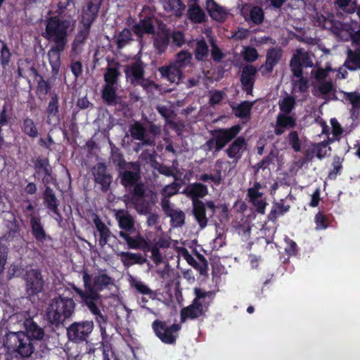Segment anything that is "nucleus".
<instances>
[{
  "label": "nucleus",
  "instance_id": "obj_44",
  "mask_svg": "<svg viewBox=\"0 0 360 360\" xmlns=\"http://www.w3.org/2000/svg\"><path fill=\"white\" fill-rule=\"evenodd\" d=\"M330 150V148L327 142H321L313 145L312 153L318 158L322 159L328 155Z\"/></svg>",
  "mask_w": 360,
  "mask_h": 360
},
{
  "label": "nucleus",
  "instance_id": "obj_64",
  "mask_svg": "<svg viewBox=\"0 0 360 360\" xmlns=\"http://www.w3.org/2000/svg\"><path fill=\"white\" fill-rule=\"evenodd\" d=\"M11 52L5 44H3L1 49V63L3 66H6L8 64L11 59Z\"/></svg>",
  "mask_w": 360,
  "mask_h": 360
},
{
  "label": "nucleus",
  "instance_id": "obj_8",
  "mask_svg": "<svg viewBox=\"0 0 360 360\" xmlns=\"http://www.w3.org/2000/svg\"><path fill=\"white\" fill-rule=\"evenodd\" d=\"M313 65V55L302 49L295 51L290 63V70L295 76H300L302 67L311 68Z\"/></svg>",
  "mask_w": 360,
  "mask_h": 360
},
{
  "label": "nucleus",
  "instance_id": "obj_49",
  "mask_svg": "<svg viewBox=\"0 0 360 360\" xmlns=\"http://www.w3.org/2000/svg\"><path fill=\"white\" fill-rule=\"evenodd\" d=\"M31 225L35 238L39 240H43L45 238V232L39 221L33 217L31 219Z\"/></svg>",
  "mask_w": 360,
  "mask_h": 360
},
{
  "label": "nucleus",
  "instance_id": "obj_33",
  "mask_svg": "<svg viewBox=\"0 0 360 360\" xmlns=\"http://www.w3.org/2000/svg\"><path fill=\"white\" fill-rule=\"evenodd\" d=\"M344 66L351 71L360 70V53L349 49Z\"/></svg>",
  "mask_w": 360,
  "mask_h": 360
},
{
  "label": "nucleus",
  "instance_id": "obj_1",
  "mask_svg": "<svg viewBox=\"0 0 360 360\" xmlns=\"http://www.w3.org/2000/svg\"><path fill=\"white\" fill-rule=\"evenodd\" d=\"M82 277L84 285L87 290L84 291L75 286L73 290L79 295L82 301L88 307L92 314L96 316L97 321H103L102 311L104 305L102 302V297L98 293L111 285H114V280L108 275L105 270L99 269L97 272L90 275L87 270L82 271Z\"/></svg>",
  "mask_w": 360,
  "mask_h": 360
},
{
  "label": "nucleus",
  "instance_id": "obj_28",
  "mask_svg": "<svg viewBox=\"0 0 360 360\" xmlns=\"http://www.w3.org/2000/svg\"><path fill=\"white\" fill-rule=\"evenodd\" d=\"M25 331L24 332L29 338L34 340H41L44 336L43 330L39 327L32 319H27L25 323Z\"/></svg>",
  "mask_w": 360,
  "mask_h": 360
},
{
  "label": "nucleus",
  "instance_id": "obj_7",
  "mask_svg": "<svg viewBox=\"0 0 360 360\" xmlns=\"http://www.w3.org/2000/svg\"><path fill=\"white\" fill-rule=\"evenodd\" d=\"M94 327L92 321L75 322L68 328V337L72 342L84 341L93 331Z\"/></svg>",
  "mask_w": 360,
  "mask_h": 360
},
{
  "label": "nucleus",
  "instance_id": "obj_5",
  "mask_svg": "<svg viewBox=\"0 0 360 360\" xmlns=\"http://www.w3.org/2000/svg\"><path fill=\"white\" fill-rule=\"evenodd\" d=\"M4 345L8 349H13L22 358L30 357L34 351L32 340L23 331L8 333Z\"/></svg>",
  "mask_w": 360,
  "mask_h": 360
},
{
  "label": "nucleus",
  "instance_id": "obj_52",
  "mask_svg": "<svg viewBox=\"0 0 360 360\" xmlns=\"http://www.w3.org/2000/svg\"><path fill=\"white\" fill-rule=\"evenodd\" d=\"M169 40V34L167 33H162L161 35L155 38L154 44L155 46L160 50L163 51L168 45Z\"/></svg>",
  "mask_w": 360,
  "mask_h": 360
},
{
  "label": "nucleus",
  "instance_id": "obj_59",
  "mask_svg": "<svg viewBox=\"0 0 360 360\" xmlns=\"http://www.w3.org/2000/svg\"><path fill=\"white\" fill-rule=\"evenodd\" d=\"M131 39V34L129 30H123L117 36V43L120 48L124 46Z\"/></svg>",
  "mask_w": 360,
  "mask_h": 360
},
{
  "label": "nucleus",
  "instance_id": "obj_56",
  "mask_svg": "<svg viewBox=\"0 0 360 360\" xmlns=\"http://www.w3.org/2000/svg\"><path fill=\"white\" fill-rule=\"evenodd\" d=\"M288 141L295 152H298L301 149V142L297 131H291L288 134Z\"/></svg>",
  "mask_w": 360,
  "mask_h": 360
},
{
  "label": "nucleus",
  "instance_id": "obj_20",
  "mask_svg": "<svg viewBox=\"0 0 360 360\" xmlns=\"http://www.w3.org/2000/svg\"><path fill=\"white\" fill-rule=\"evenodd\" d=\"M34 169L36 174L43 176L42 180L44 183L49 182L52 179V169L48 159L37 158L34 162Z\"/></svg>",
  "mask_w": 360,
  "mask_h": 360
},
{
  "label": "nucleus",
  "instance_id": "obj_4",
  "mask_svg": "<svg viewBox=\"0 0 360 360\" xmlns=\"http://www.w3.org/2000/svg\"><path fill=\"white\" fill-rule=\"evenodd\" d=\"M75 307L72 299L58 297L51 302L46 311L47 318L53 323H60L71 316Z\"/></svg>",
  "mask_w": 360,
  "mask_h": 360
},
{
  "label": "nucleus",
  "instance_id": "obj_25",
  "mask_svg": "<svg viewBox=\"0 0 360 360\" xmlns=\"http://www.w3.org/2000/svg\"><path fill=\"white\" fill-rule=\"evenodd\" d=\"M206 7L210 15L217 21H224L227 16V11L216 4L214 0H206Z\"/></svg>",
  "mask_w": 360,
  "mask_h": 360
},
{
  "label": "nucleus",
  "instance_id": "obj_37",
  "mask_svg": "<svg viewBox=\"0 0 360 360\" xmlns=\"http://www.w3.org/2000/svg\"><path fill=\"white\" fill-rule=\"evenodd\" d=\"M94 222L97 231L100 233V245L103 246L108 240L110 236V231L105 224L96 215L94 218Z\"/></svg>",
  "mask_w": 360,
  "mask_h": 360
},
{
  "label": "nucleus",
  "instance_id": "obj_17",
  "mask_svg": "<svg viewBox=\"0 0 360 360\" xmlns=\"http://www.w3.org/2000/svg\"><path fill=\"white\" fill-rule=\"evenodd\" d=\"M295 125L296 120L294 117L279 113L277 115L274 133L278 136L281 135L285 130L293 128Z\"/></svg>",
  "mask_w": 360,
  "mask_h": 360
},
{
  "label": "nucleus",
  "instance_id": "obj_42",
  "mask_svg": "<svg viewBox=\"0 0 360 360\" xmlns=\"http://www.w3.org/2000/svg\"><path fill=\"white\" fill-rule=\"evenodd\" d=\"M336 7L344 12L352 13L356 10V0H336L335 1Z\"/></svg>",
  "mask_w": 360,
  "mask_h": 360
},
{
  "label": "nucleus",
  "instance_id": "obj_48",
  "mask_svg": "<svg viewBox=\"0 0 360 360\" xmlns=\"http://www.w3.org/2000/svg\"><path fill=\"white\" fill-rule=\"evenodd\" d=\"M167 215L171 218V221L174 226H179L184 222V214L179 210L173 209L168 212Z\"/></svg>",
  "mask_w": 360,
  "mask_h": 360
},
{
  "label": "nucleus",
  "instance_id": "obj_51",
  "mask_svg": "<svg viewBox=\"0 0 360 360\" xmlns=\"http://www.w3.org/2000/svg\"><path fill=\"white\" fill-rule=\"evenodd\" d=\"M295 105V99L291 96L284 98L279 103L281 110L283 114H288Z\"/></svg>",
  "mask_w": 360,
  "mask_h": 360
},
{
  "label": "nucleus",
  "instance_id": "obj_34",
  "mask_svg": "<svg viewBox=\"0 0 360 360\" xmlns=\"http://www.w3.org/2000/svg\"><path fill=\"white\" fill-rule=\"evenodd\" d=\"M282 55L281 49H271L267 52L266 61L264 68L268 72L272 71L274 67L278 63Z\"/></svg>",
  "mask_w": 360,
  "mask_h": 360
},
{
  "label": "nucleus",
  "instance_id": "obj_38",
  "mask_svg": "<svg viewBox=\"0 0 360 360\" xmlns=\"http://www.w3.org/2000/svg\"><path fill=\"white\" fill-rule=\"evenodd\" d=\"M58 100L57 96H53L49 101V106L47 108V122L51 124L53 122H56L58 120Z\"/></svg>",
  "mask_w": 360,
  "mask_h": 360
},
{
  "label": "nucleus",
  "instance_id": "obj_30",
  "mask_svg": "<svg viewBox=\"0 0 360 360\" xmlns=\"http://www.w3.org/2000/svg\"><path fill=\"white\" fill-rule=\"evenodd\" d=\"M133 30L139 37L144 34H153L154 32V25L152 20L150 18L141 20L133 27Z\"/></svg>",
  "mask_w": 360,
  "mask_h": 360
},
{
  "label": "nucleus",
  "instance_id": "obj_16",
  "mask_svg": "<svg viewBox=\"0 0 360 360\" xmlns=\"http://www.w3.org/2000/svg\"><path fill=\"white\" fill-rule=\"evenodd\" d=\"M120 236L125 240L129 248L131 249L141 250L143 252H147L150 248V242L139 234L132 238L128 233L120 231Z\"/></svg>",
  "mask_w": 360,
  "mask_h": 360
},
{
  "label": "nucleus",
  "instance_id": "obj_24",
  "mask_svg": "<svg viewBox=\"0 0 360 360\" xmlns=\"http://www.w3.org/2000/svg\"><path fill=\"white\" fill-rule=\"evenodd\" d=\"M65 46L58 45L53 46L48 52L49 63L52 68V72L54 75H57L59 72L60 67V52H62Z\"/></svg>",
  "mask_w": 360,
  "mask_h": 360
},
{
  "label": "nucleus",
  "instance_id": "obj_22",
  "mask_svg": "<svg viewBox=\"0 0 360 360\" xmlns=\"http://www.w3.org/2000/svg\"><path fill=\"white\" fill-rule=\"evenodd\" d=\"M165 11L171 15L181 17L186 8L181 0H160Z\"/></svg>",
  "mask_w": 360,
  "mask_h": 360
},
{
  "label": "nucleus",
  "instance_id": "obj_41",
  "mask_svg": "<svg viewBox=\"0 0 360 360\" xmlns=\"http://www.w3.org/2000/svg\"><path fill=\"white\" fill-rule=\"evenodd\" d=\"M192 56L186 51H182L176 55V60L172 64L176 65L179 69L186 68L190 65Z\"/></svg>",
  "mask_w": 360,
  "mask_h": 360
},
{
  "label": "nucleus",
  "instance_id": "obj_18",
  "mask_svg": "<svg viewBox=\"0 0 360 360\" xmlns=\"http://www.w3.org/2000/svg\"><path fill=\"white\" fill-rule=\"evenodd\" d=\"M246 150V141L244 138H237L226 149L227 155L237 162L242 156L243 152Z\"/></svg>",
  "mask_w": 360,
  "mask_h": 360
},
{
  "label": "nucleus",
  "instance_id": "obj_3",
  "mask_svg": "<svg viewBox=\"0 0 360 360\" xmlns=\"http://www.w3.org/2000/svg\"><path fill=\"white\" fill-rule=\"evenodd\" d=\"M75 20L60 19L57 16L51 17L46 20V30L44 37L56 45L65 46L68 35L72 33L75 27Z\"/></svg>",
  "mask_w": 360,
  "mask_h": 360
},
{
  "label": "nucleus",
  "instance_id": "obj_57",
  "mask_svg": "<svg viewBox=\"0 0 360 360\" xmlns=\"http://www.w3.org/2000/svg\"><path fill=\"white\" fill-rule=\"evenodd\" d=\"M58 13L60 15L65 14V11L66 8H68L69 13V16L71 15L72 13L73 14L75 13V8L74 5L72 4L71 0H65L64 2L60 1L58 3Z\"/></svg>",
  "mask_w": 360,
  "mask_h": 360
},
{
  "label": "nucleus",
  "instance_id": "obj_6",
  "mask_svg": "<svg viewBox=\"0 0 360 360\" xmlns=\"http://www.w3.org/2000/svg\"><path fill=\"white\" fill-rule=\"evenodd\" d=\"M333 18L330 13H327L326 15L316 13L315 24L331 30L342 40H348L352 35V25L335 21Z\"/></svg>",
  "mask_w": 360,
  "mask_h": 360
},
{
  "label": "nucleus",
  "instance_id": "obj_27",
  "mask_svg": "<svg viewBox=\"0 0 360 360\" xmlns=\"http://www.w3.org/2000/svg\"><path fill=\"white\" fill-rule=\"evenodd\" d=\"M203 308L201 302L193 301L190 306L183 309L181 311V317L182 321L186 319H195L200 316L202 314Z\"/></svg>",
  "mask_w": 360,
  "mask_h": 360
},
{
  "label": "nucleus",
  "instance_id": "obj_63",
  "mask_svg": "<svg viewBox=\"0 0 360 360\" xmlns=\"http://www.w3.org/2000/svg\"><path fill=\"white\" fill-rule=\"evenodd\" d=\"M8 257L7 247L0 241V273H1L6 264Z\"/></svg>",
  "mask_w": 360,
  "mask_h": 360
},
{
  "label": "nucleus",
  "instance_id": "obj_61",
  "mask_svg": "<svg viewBox=\"0 0 360 360\" xmlns=\"http://www.w3.org/2000/svg\"><path fill=\"white\" fill-rule=\"evenodd\" d=\"M88 29L89 28L86 27V30L84 31H82L76 36L72 45V48L75 51L77 52L79 51L80 46L84 43L86 38L88 34Z\"/></svg>",
  "mask_w": 360,
  "mask_h": 360
},
{
  "label": "nucleus",
  "instance_id": "obj_60",
  "mask_svg": "<svg viewBox=\"0 0 360 360\" xmlns=\"http://www.w3.org/2000/svg\"><path fill=\"white\" fill-rule=\"evenodd\" d=\"M170 245L169 238L167 236H162L160 238H155L153 242H150V247L159 248H166Z\"/></svg>",
  "mask_w": 360,
  "mask_h": 360
},
{
  "label": "nucleus",
  "instance_id": "obj_55",
  "mask_svg": "<svg viewBox=\"0 0 360 360\" xmlns=\"http://www.w3.org/2000/svg\"><path fill=\"white\" fill-rule=\"evenodd\" d=\"M243 56L245 60L253 62L258 58V53L255 49L252 47H243Z\"/></svg>",
  "mask_w": 360,
  "mask_h": 360
},
{
  "label": "nucleus",
  "instance_id": "obj_54",
  "mask_svg": "<svg viewBox=\"0 0 360 360\" xmlns=\"http://www.w3.org/2000/svg\"><path fill=\"white\" fill-rule=\"evenodd\" d=\"M250 15L251 20L255 24L261 23L263 21L264 13L259 7H253L250 11Z\"/></svg>",
  "mask_w": 360,
  "mask_h": 360
},
{
  "label": "nucleus",
  "instance_id": "obj_35",
  "mask_svg": "<svg viewBox=\"0 0 360 360\" xmlns=\"http://www.w3.org/2000/svg\"><path fill=\"white\" fill-rule=\"evenodd\" d=\"M254 103L244 101L236 106H233L234 115L240 119L248 120L250 115V110Z\"/></svg>",
  "mask_w": 360,
  "mask_h": 360
},
{
  "label": "nucleus",
  "instance_id": "obj_19",
  "mask_svg": "<svg viewBox=\"0 0 360 360\" xmlns=\"http://www.w3.org/2000/svg\"><path fill=\"white\" fill-rule=\"evenodd\" d=\"M126 77L131 83H140L143 75V64L137 61L125 68Z\"/></svg>",
  "mask_w": 360,
  "mask_h": 360
},
{
  "label": "nucleus",
  "instance_id": "obj_12",
  "mask_svg": "<svg viewBox=\"0 0 360 360\" xmlns=\"http://www.w3.org/2000/svg\"><path fill=\"white\" fill-rule=\"evenodd\" d=\"M264 187L258 182H255L248 191V195L251 202L256 207L257 210L264 213L266 202L263 198Z\"/></svg>",
  "mask_w": 360,
  "mask_h": 360
},
{
  "label": "nucleus",
  "instance_id": "obj_15",
  "mask_svg": "<svg viewBox=\"0 0 360 360\" xmlns=\"http://www.w3.org/2000/svg\"><path fill=\"white\" fill-rule=\"evenodd\" d=\"M102 0H90L87 1L86 6L83 8L82 22L89 28L95 20L99 10Z\"/></svg>",
  "mask_w": 360,
  "mask_h": 360
},
{
  "label": "nucleus",
  "instance_id": "obj_36",
  "mask_svg": "<svg viewBox=\"0 0 360 360\" xmlns=\"http://www.w3.org/2000/svg\"><path fill=\"white\" fill-rule=\"evenodd\" d=\"M115 215L121 229L129 231L134 227L133 219L127 212L124 210H118Z\"/></svg>",
  "mask_w": 360,
  "mask_h": 360
},
{
  "label": "nucleus",
  "instance_id": "obj_50",
  "mask_svg": "<svg viewBox=\"0 0 360 360\" xmlns=\"http://www.w3.org/2000/svg\"><path fill=\"white\" fill-rule=\"evenodd\" d=\"M44 200L47 203L49 208L52 210L54 212L57 210V201L53 194V190L50 188H46L44 193Z\"/></svg>",
  "mask_w": 360,
  "mask_h": 360
},
{
  "label": "nucleus",
  "instance_id": "obj_46",
  "mask_svg": "<svg viewBox=\"0 0 360 360\" xmlns=\"http://www.w3.org/2000/svg\"><path fill=\"white\" fill-rule=\"evenodd\" d=\"M102 96L104 101L108 104L115 103L116 99V89L114 85L105 84L103 89Z\"/></svg>",
  "mask_w": 360,
  "mask_h": 360
},
{
  "label": "nucleus",
  "instance_id": "obj_53",
  "mask_svg": "<svg viewBox=\"0 0 360 360\" xmlns=\"http://www.w3.org/2000/svg\"><path fill=\"white\" fill-rule=\"evenodd\" d=\"M131 135L137 140H143L145 135V129L139 124L135 123L130 129Z\"/></svg>",
  "mask_w": 360,
  "mask_h": 360
},
{
  "label": "nucleus",
  "instance_id": "obj_11",
  "mask_svg": "<svg viewBox=\"0 0 360 360\" xmlns=\"http://www.w3.org/2000/svg\"><path fill=\"white\" fill-rule=\"evenodd\" d=\"M26 290L29 295L39 293L43 289L44 281L41 273L36 269H31L25 275Z\"/></svg>",
  "mask_w": 360,
  "mask_h": 360
},
{
  "label": "nucleus",
  "instance_id": "obj_31",
  "mask_svg": "<svg viewBox=\"0 0 360 360\" xmlns=\"http://www.w3.org/2000/svg\"><path fill=\"white\" fill-rule=\"evenodd\" d=\"M193 212L200 228H205L207 224L205 204L202 202H194V204H193Z\"/></svg>",
  "mask_w": 360,
  "mask_h": 360
},
{
  "label": "nucleus",
  "instance_id": "obj_39",
  "mask_svg": "<svg viewBox=\"0 0 360 360\" xmlns=\"http://www.w3.org/2000/svg\"><path fill=\"white\" fill-rule=\"evenodd\" d=\"M131 285L142 295H148L149 297L152 299L155 296L153 291L141 281L132 278L131 280Z\"/></svg>",
  "mask_w": 360,
  "mask_h": 360
},
{
  "label": "nucleus",
  "instance_id": "obj_32",
  "mask_svg": "<svg viewBox=\"0 0 360 360\" xmlns=\"http://www.w3.org/2000/svg\"><path fill=\"white\" fill-rule=\"evenodd\" d=\"M303 72H300V76H295L292 77V93L296 96L297 94H301L307 91L308 89V79L303 76Z\"/></svg>",
  "mask_w": 360,
  "mask_h": 360
},
{
  "label": "nucleus",
  "instance_id": "obj_62",
  "mask_svg": "<svg viewBox=\"0 0 360 360\" xmlns=\"http://www.w3.org/2000/svg\"><path fill=\"white\" fill-rule=\"evenodd\" d=\"M134 198L133 199L134 204L136 206V208L139 210V201L141 198L144 197V188L143 186L141 184H137L135 186L134 189Z\"/></svg>",
  "mask_w": 360,
  "mask_h": 360
},
{
  "label": "nucleus",
  "instance_id": "obj_23",
  "mask_svg": "<svg viewBox=\"0 0 360 360\" xmlns=\"http://www.w3.org/2000/svg\"><path fill=\"white\" fill-rule=\"evenodd\" d=\"M185 193L192 199L193 204L194 202H200L198 198L205 197L208 193L207 186L202 184H192L186 187Z\"/></svg>",
  "mask_w": 360,
  "mask_h": 360
},
{
  "label": "nucleus",
  "instance_id": "obj_47",
  "mask_svg": "<svg viewBox=\"0 0 360 360\" xmlns=\"http://www.w3.org/2000/svg\"><path fill=\"white\" fill-rule=\"evenodd\" d=\"M22 130L27 136L35 138L38 136V130L33 120L27 118L24 120Z\"/></svg>",
  "mask_w": 360,
  "mask_h": 360
},
{
  "label": "nucleus",
  "instance_id": "obj_45",
  "mask_svg": "<svg viewBox=\"0 0 360 360\" xmlns=\"http://www.w3.org/2000/svg\"><path fill=\"white\" fill-rule=\"evenodd\" d=\"M120 72L117 67L110 66L104 74L105 84L115 85L117 83Z\"/></svg>",
  "mask_w": 360,
  "mask_h": 360
},
{
  "label": "nucleus",
  "instance_id": "obj_29",
  "mask_svg": "<svg viewBox=\"0 0 360 360\" xmlns=\"http://www.w3.org/2000/svg\"><path fill=\"white\" fill-rule=\"evenodd\" d=\"M117 256L120 257L123 264L126 266H130L135 264H141L146 261L140 254L137 253L120 252L117 253Z\"/></svg>",
  "mask_w": 360,
  "mask_h": 360
},
{
  "label": "nucleus",
  "instance_id": "obj_21",
  "mask_svg": "<svg viewBox=\"0 0 360 360\" xmlns=\"http://www.w3.org/2000/svg\"><path fill=\"white\" fill-rule=\"evenodd\" d=\"M256 72L257 70L252 65H248L245 67L243 70L241 75V82L243 86L244 90L248 94L252 93V89L255 82V77Z\"/></svg>",
  "mask_w": 360,
  "mask_h": 360
},
{
  "label": "nucleus",
  "instance_id": "obj_14",
  "mask_svg": "<svg viewBox=\"0 0 360 360\" xmlns=\"http://www.w3.org/2000/svg\"><path fill=\"white\" fill-rule=\"evenodd\" d=\"M92 174L95 182L101 186L102 191H106L112 182V176L108 174L105 165L103 163L96 165L92 168Z\"/></svg>",
  "mask_w": 360,
  "mask_h": 360
},
{
  "label": "nucleus",
  "instance_id": "obj_13",
  "mask_svg": "<svg viewBox=\"0 0 360 360\" xmlns=\"http://www.w3.org/2000/svg\"><path fill=\"white\" fill-rule=\"evenodd\" d=\"M242 127L234 125L229 129H219L216 133V149L220 150L231 139L235 138L240 131Z\"/></svg>",
  "mask_w": 360,
  "mask_h": 360
},
{
  "label": "nucleus",
  "instance_id": "obj_26",
  "mask_svg": "<svg viewBox=\"0 0 360 360\" xmlns=\"http://www.w3.org/2000/svg\"><path fill=\"white\" fill-rule=\"evenodd\" d=\"M162 76L165 77L171 83L178 84L181 78V71L176 65L171 63L169 66L160 68Z\"/></svg>",
  "mask_w": 360,
  "mask_h": 360
},
{
  "label": "nucleus",
  "instance_id": "obj_9",
  "mask_svg": "<svg viewBox=\"0 0 360 360\" xmlns=\"http://www.w3.org/2000/svg\"><path fill=\"white\" fill-rule=\"evenodd\" d=\"M153 330L157 336L165 343L172 344L178 337V332L181 327L179 324H172L170 326L165 323L155 321L153 323Z\"/></svg>",
  "mask_w": 360,
  "mask_h": 360
},
{
  "label": "nucleus",
  "instance_id": "obj_40",
  "mask_svg": "<svg viewBox=\"0 0 360 360\" xmlns=\"http://www.w3.org/2000/svg\"><path fill=\"white\" fill-rule=\"evenodd\" d=\"M179 256L184 259L191 266L198 269L202 274L204 272L203 269L198 264L194 257L190 255L189 252L184 248H178Z\"/></svg>",
  "mask_w": 360,
  "mask_h": 360
},
{
  "label": "nucleus",
  "instance_id": "obj_2",
  "mask_svg": "<svg viewBox=\"0 0 360 360\" xmlns=\"http://www.w3.org/2000/svg\"><path fill=\"white\" fill-rule=\"evenodd\" d=\"M330 65H327L325 68H318L311 71L314 82H313L312 94L326 101H336L340 95H343V98L348 101L354 109L360 108V94L357 92H345L337 89L335 84L331 81H327L328 72L331 71Z\"/></svg>",
  "mask_w": 360,
  "mask_h": 360
},
{
  "label": "nucleus",
  "instance_id": "obj_43",
  "mask_svg": "<svg viewBox=\"0 0 360 360\" xmlns=\"http://www.w3.org/2000/svg\"><path fill=\"white\" fill-rule=\"evenodd\" d=\"M188 18L195 23H200L204 20L205 13L199 6L193 5L189 8Z\"/></svg>",
  "mask_w": 360,
  "mask_h": 360
},
{
  "label": "nucleus",
  "instance_id": "obj_58",
  "mask_svg": "<svg viewBox=\"0 0 360 360\" xmlns=\"http://www.w3.org/2000/svg\"><path fill=\"white\" fill-rule=\"evenodd\" d=\"M208 53V47L204 40H200L196 44L195 55L198 59H202L207 56Z\"/></svg>",
  "mask_w": 360,
  "mask_h": 360
},
{
  "label": "nucleus",
  "instance_id": "obj_10",
  "mask_svg": "<svg viewBox=\"0 0 360 360\" xmlns=\"http://www.w3.org/2000/svg\"><path fill=\"white\" fill-rule=\"evenodd\" d=\"M118 172L121 176L122 184L125 186H131L139 179V166L136 163L120 161L118 165Z\"/></svg>",
  "mask_w": 360,
  "mask_h": 360
}]
</instances>
